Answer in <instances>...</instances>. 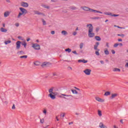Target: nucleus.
Listing matches in <instances>:
<instances>
[{
  "instance_id": "nucleus-1",
  "label": "nucleus",
  "mask_w": 128,
  "mask_h": 128,
  "mask_svg": "<svg viewBox=\"0 0 128 128\" xmlns=\"http://www.w3.org/2000/svg\"><path fill=\"white\" fill-rule=\"evenodd\" d=\"M86 27L89 28L88 31V36L90 38H94V33L92 32L94 30V26H92V24H88Z\"/></svg>"
},
{
  "instance_id": "nucleus-2",
  "label": "nucleus",
  "mask_w": 128,
  "mask_h": 128,
  "mask_svg": "<svg viewBox=\"0 0 128 128\" xmlns=\"http://www.w3.org/2000/svg\"><path fill=\"white\" fill-rule=\"evenodd\" d=\"M20 10L22 12L19 13V14L18 16V18H20V16H22V14H28V10H26V8H20Z\"/></svg>"
},
{
  "instance_id": "nucleus-3",
  "label": "nucleus",
  "mask_w": 128,
  "mask_h": 128,
  "mask_svg": "<svg viewBox=\"0 0 128 128\" xmlns=\"http://www.w3.org/2000/svg\"><path fill=\"white\" fill-rule=\"evenodd\" d=\"M32 48H34V50H40V46L38 44H32Z\"/></svg>"
},
{
  "instance_id": "nucleus-4",
  "label": "nucleus",
  "mask_w": 128,
  "mask_h": 128,
  "mask_svg": "<svg viewBox=\"0 0 128 128\" xmlns=\"http://www.w3.org/2000/svg\"><path fill=\"white\" fill-rule=\"evenodd\" d=\"M84 72L86 76H90V72H92V70L90 69L87 68L84 70Z\"/></svg>"
},
{
  "instance_id": "nucleus-5",
  "label": "nucleus",
  "mask_w": 128,
  "mask_h": 128,
  "mask_svg": "<svg viewBox=\"0 0 128 128\" xmlns=\"http://www.w3.org/2000/svg\"><path fill=\"white\" fill-rule=\"evenodd\" d=\"M104 14H106V16H119V14H112L111 12H104Z\"/></svg>"
},
{
  "instance_id": "nucleus-6",
  "label": "nucleus",
  "mask_w": 128,
  "mask_h": 128,
  "mask_svg": "<svg viewBox=\"0 0 128 128\" xmlns=\"http://www.w3.org/2000/svg\"><path fill=\"white\" fill-rule=\"evenodd\" d=\"M81 8L83 10H84L85 12H90L92 10V8H89L88 7H87V6H82L81 7Z\"/></svg>"
},
{
  "instance_id": "nucleus-7",
  "label": "nucleus",
  "mask_w": 128,
  "mask_h": 128,
  "mask_svg": "<svg viewBox=\"0 0 128 128\" xmlns=\"http://www.w3.org/2000/svg\"><path fill=\"white\" fill-rule=\"evenodd\" d=\"M20 44H22V42L20 41H18L16 42V50H20Z\"/></svg>"
},
{
  "instance_id": "nucleus-8",
  "label": "nucleus",
  "mask_w": 128,
  "mask_h": 128,
  "mask_svg": "<svg viewBox=\"0 0 128 128\" xmlns=\"http://www.w3.org/2000/svg\"><path fill=\"white\" fill-rule=\"evenodd\" d=\"M21 6L23 8H28V2H21Z\"/></svg>"
},
{
  "instance_id": "nucleus-9",
  "label": "nucleus",
  "mask_w": 128,
  "mask_h": 128,
  "mask_svg": "<svg viewBox=\"0 0 128 128\" xmlns=\"http://www.w3.org/2000/svg\"><path fill=\"white\" fill-rule=\"evenodd\" d=\"M95 98L96 100H97V102H104V99H102L100 97H96Z\"/></svg>"
},
{
  "instance_id": "nucleus-10",
  "label": "nucleus",
  "mask_w": 128,
  "mask_h": 128,
  "mask_svg": "<svg viewBox=\"0 0 128 128\" xmlns=\"http://www.w3.org/2000/svg\"><path fill=\"white\" fill-rule=\"evenodd\" d=\"M118 96V94L116 93L112 94H111V96L110 97V98H111V100H114V98H116Z\"/></svg>"
},
{
  "instance_id": "nucleus-11",
  "label": "nucleus",
  "mask_w": 128,
  "mask_h": 128,
  "mask_svg": "<svg viewBox=\"0 0 128 128\" xmlns=\"http://www.w3.org/2000/svg\"><path fill=\"white\" fill-rule=\"evenodd\" d=\"M100 46V42H96V44L94 45V50H98V47Z\"/></svg>"
},
{
  "instance_id": "nucleus-12",
  "label": "nucleus",
  "mask_w": 128,
  "mask_h": 128,
  "mask_svg": "<svg viewBox=\"0 0 128 128\" xmlns=\"http://www.w3.org/2000/svg\"><path fill=\"white\" fill-rule=\"evenodd\" d=\"M90 12H95V14H102V12H100L99 10H94V9H92L91 8V11H90Z\"/></svg>"
},
{
  "instance_id": "nucleus-13",
  "label": "nucleus",
  "mask_w": 128,
  "mask_h": 128,
  "mask_svg": "<svg viewBox=\"0 0 128 128\" xmlns=\"http://www.w3.org/2000/svg\"><path fill=\"white\" fill-rule=\"evenodd\" d=\"M10 12L9 11H6V12H4V18H8V16H10Z\"/></svg>"
},
{
  "instance_id": "nucleus-14",
  "label": "nucleus",
  "mask_w": 128,
  "mask_h": 128,
  "mask_svg": "<svg viewBox=\"0 0 128 128\" xmlns=\"http://www.w3.org/2000/svg\"><path fill=\"white\" fill-rule=\"evenodd\" d=\"M80 93L78 94V95H76L74 97V100H78L79 98H80Z\"/></svg>"
},
{
  "instance_id": "nucleus-15",
  "label": "nucleus",
  "mask_w": 128,
  "mask_h": 128,
  "mask_svg": "<svg viewBox=\"0 0 128 128\" xmlns=\"http://www.w3.org/2000/svg\"><path fill=\"white\" fill-rule=\"evenodd\" d=\"M48 96L52 98V100H56V95H54L52 94H48Z\"/></svg>"
},
{
  "instance_id": "nucleus-16",
  "label": "nucleus",
  "mask_w": 128,
  "mask_h": 128,
  "mask_svg": "<svg viewBox=\"0 0 128 128\" xmlns=\"http://www.w3.org/2000/svg\"><path fill=\"white\" fill-rule=\"evenodd\" d=\"M54 88H51L49 90H48V92H50V94H56L55 92H54Z\"/></svg>"
},
{
  "instance_id": "nucleus-17",
  "label": "nucleus",
  "mask_w": 128,
  "mask_h": 128,
  "mask_svg": "<svg viewBox=\"0 0 128 128\" xmlns=\"http://www.w3.org/2000/svg\"><path fill=\"white\" fill-rule=\"evenodd\" d=\"M78 62H83V64H86V62H88V60H78Z\"/></svg>"
},
{
  "instance_id": "nucleus-18",
  "label": "nucleus",
  "mask_w": 128,
  "mask_h": 128,
  "mask_svg": "<svg viewBox=\"0 0 128 128\" xmlns=\"http://www.w3.org/2000/svg\"><path fill=\"white\" fill-rule=\"evenodd\" d=\"M63 98H64L65 100H72V96L64 97Z\"/></svg>"
},
{
  "instance_id": "nucleus-19",
  "label": "nucleus",
  "mask_w": 128,
  "mask_h": 128,
  "mask_svg": "<svg viewBox=\"0 0 128 128\" xmlns=\"http://www.w3.org/2000/svg\"><path fill=\"white\" fill-rule=\"evenodd\" d=\"M0 30L2 32H8V30L4 28H1Z\"/></svg>"
},
{
  "instance_id": "nucleus-20",
  "label": "nucleus",
  "mask_w": 128,
  "mask_h": 128,
  "mask_svg": "<svg viewBox=\"0 0 128 128\" xmlns=\"http://www.w3.org/2000/svg\"><path fill=\"white\" fill-rule=\"evenodd\" d=\"M17 54H20V55H22V54H25L26 53H24V52L22 50H20V51H19L17 52Z\"/></svg>"
},
{
  "instance_id": "nucleus-21",
  "label": "nucleus",
  "mask_w": 128,
  "mask_h": 128,
  "mask_svg": "<svg viewBox=\"0 0 128 128\" xmlns=\"http://www.w3.org/2000/svg\"><path fill=\"white\" fill-rule=\"evenodd\" d=\"M34 14H38V15H40V14H42V12H38V10H34Z\"/></svg>"
},
{
  "instance_id": "nucleus-22",
  "label": "nucleus",
  "mask_w": 128,
  "mask_h": 128,
  "mask_svg": "<svg viewBox=\"0 0 128 128\" xmlns=\"http://www.w3.org/2000/svg\"><path fill=\"white\" fill-rule=\"evenodd\" d=\"M95 40H97L98 42L102 40V38H100V37L99 36H96Z\"/></svg>"
},
{
  "instance_id": "nucleus-23",
  "label": "nucleus",
  "mask_w": 128,
  "mask_h": 128,
  "mask_svg": "<svg viewBox=\"0 0 128 128\" xmlns=\"http://www.w3.org/2000/svg\"><path fill=\"white\" fill-rule=\"evenodd\" d=\"M112 70L114 72H120V69L118 68H114Z\"/></svg>"
},
{
  "instance_id": "nucleus-24",
  "label": "nucleus",
  "mask_w": 128,
  "mask_h": 128,
  "mask_svg": "<svg viewBox=\"0 0 128 128\" xmlns=\"http://www.w3.org/2000/svg\"><path fill=\"white\" fill-rule=\"evenodd\" d=\"M110 92H106L104 94V96H110Z\"/></svg>"
},
{
  "instance_id": "nucleus-25",
  "label": "nucleus",
  "mask_w": 128,
  "mask_h": 128,
  "mask_svg": "<svg viewBox=\"0 0 128 128\" xmlns=\"http://www.w3.org/2000/svg\"><path fill=\"white\" fill-rule=\"evenodd\" d=\"M21 44L22 46H24L25 48H26V42H21Z\"/></svg>"
},
{
  "instance_id": "nucleus-26",
  "label": "nucleus",
  "mask_w": 128,
  "mask_h": 128,
  "mask_svg": "<svg viewBox=\"0 0 128 128\" xmlns=\"http://www.w3.org/2000/svg\"><path fill=\"white\" fill-rule=\"evenodd\" d=\"M104 52L105 54H106V56H108V54H110V52H108V49L105 50L104 51Z\"/></svg>"
},
{
  "instance_id": "nucleus-27",
  "label": "nucleus",
  "mask_w": 128,
  "mask_h": 128,
  "mask_svg": "<svg viewBox=\"0 0 128 128\" xmlns=\"http://www.w3.org/2000/svg\"><path fill=\"white\" fill-rule=\"evenodd\" d=\"M62 34H64V36H66V34H68V32H66V30H62Z\"/></svg>"
},
{
  "instance_id": "nucleus-28",
  "label": "nucleus",
  "mask_w": 128,
  "mask_h": 128,
  "mask_svg": "<svg viewBox=\"0 0 128 128\" xmlns=\"http://www.w3.org/2000/svg\"><path fill=\"white\" fill-rule=\"evenodd\" d=\"M10 42H12L11 40H6L4 42V44H10Z\"/></svg>"
},
{
  "instance_id": "nucleus-29",
  "label": "nucleus",
  "mask_w": 128,
  "mask_h": 128,
  "mask_svg": "<svg viewBox=\"0 0 128 128\" xmlns=\"http://www.w3.org/2000/svg\"><path fill=\"white\" fill-rule=\"evenodd\" d=\"M48 62H44V63L42 64L41 65V66H42V68H44V66H46L48 65Z\"/></svg>"
},
{
  "instance_id": "nucleus-30",
  "label": "nucleus",
  "mask_w": 128,
  "mask_h": 128,
  "mask_svg": "<svg viewBox=\"0 0 128 128\" xmlns=\"http://www.w3.org/2000/svg\"><path fill=\"white\" fill-rule=\"evenodd\" d=\"M72 90V94H78V91H76V90Z\"/></svg>"
},
{
  "instance_id": "nucleus-31",
  "label": "nucleus",
  "mask_w": 128,
  "mask_h": 128,
  "mask_svg": "<svg viewBox=\"0 0 128 128\" xmlns=\"http://www.w3.org/2000/svg\"><path fill=\"white\" fill-rule=\"evenodd\" d=\"M98 115L99 116H102V111L100 110H98Z\"/></svg>"
},
{
  "instance_id": "nucleus-32",
  "label": "nucleus",
  "mask_w": 128,
  "mask_h": 128,
  "mask_svg": "<svg viewBox=\"0 0 128 128\" xmlns=\"http://www.w3.org/2000/svg\"><path fill=\"white\" fill-rule=\"evenodd\" d=\"M20 58H28V56H20Z\"/></svg>"
},
{
  "instance_id": "nucleus-33",
  "label": "nucleus",
  "mask_w": 128,
  "mask_h": 128,
  "mask_svg": "<svg viewBox=\"0 0 128 128\" xmlns=\"http://www.w3.org/2000/svg\"><path fill=\"white\" fill-rule=\"evenodd\" d=\"M65 52H72V49L69 48H66L65 50Z\"/></svg>"
},
{
  "instance_id": "nucleus-34",
  "label": "nucleus",
  "mask_w": 128,
  "mask_h": 128,
  "mask_svg": "<svg viewBox=\"0 0 128 128\" xmlns=\"http://www.w3.org/2000/svg\"><path fill=\"white\" fill-rule=\"evenodd\" d=\"M80 50H82V48H84V43L80 44Z\"/></svg>"
},
{
  "instance_id": "nucleus-35",
  "label": "nucleus",
  "mask_w": 128,
  "mask_h": 128,
  "mask_svg": "<svg viewBox=\"0 0 128 128\" xmlns=\"http://www.w3.org/2000/svg\"><path fill=\"white\" fill-rule=\"evenodd\" d=\"M97 50L98 51H96L95 54L96 56H100V52H100V50Z\"/></svg>"
},
{
  "instance_id": "nucleus-36",
  "label": "nucleus",
  "mask_w": 128,
  "mask_h": 128,
  "mask_svg": "<svg viewBox=\"0 0 128 128\" xmlns=\"http://www.w3.org/2000/svg\"><path fill=\"white\" fill-rule=\"evenodd\" d=\"M42 22H43L44 26H46V20H44L42 19Z\"/></svg>"
},
{
  "instance_id": "nucleus-37",
  "label": "nucleus",
  "mask_w": 128,
  "mask_h": 128,
  "mask_svg": "<svg viewBox=\"0 0 128 128\" xmlns=\"http://www.w3.org/2000/svg\"><path fill=\"white\" fill-rule=\"evenodd\" d=\"M118 36H122V38H124V34H118Z\"/></svg>"
},
{
  "instance_id": "nucleus-38",
  "label": "nucleus",
  "mask_w": 128,
  "mask_h": 128,
  "mask_svg": "<svg viewBox=\"0 0 128 128\" xmlns=\"http://www.w3.org/2000/svg\"><path fill=\"white\" fill-rule=\"evenodd\" d=\"M62 96H66V98H68V96H73L72 95H66V94H62Z\"/></svg>"
},
{
  "instance_id": "nucleus-39",
  "label": "nucleus",
  "mask_w": 128,
  "mask_h": 128,
  "mask_svg": "<svg viewBox=\"0 0 128 128\" xmlns=\"http://www.w3.org/2000/svg\"><path fill=\"white\" fill-rule=\"evenodd\" d=\"M70 10H74L76 9V6H71L70 7Z\"/></svg>"
},
{
  "instance_id": "nucleus-40",
  "label": "nucleus",
  "mask_w": 128,
  "mask_h": 128,
  "mask_svg": "<svg viewBox=\"0 0 128 128\" xmlns=\"http://www.w3.org/2000/svg\"><path fill=\"white\" fill-rule=\"evenodd\" d=\"M40 124H44V118L40 119Z\"/></svg>"
},
{
  "instance_id": "nucleus-41",
  "label": "nucleus",
  "mask_w": 128,
  "mask_h": 128,
  "mask_svg": "<svg viewBox=\"0 0 128 128\" xmlns=\"http://www.w3.org/2000/svg\"><path fill=\"white\" fill-rule=\"evenodd\" d=\"M65 116H66V113H62V114H60V116H62V118H64Z\"/></svg>"
},
{
  "instance_id": "nucleus-42",
  "label": "nucleus",
  "mask_w": 128,
  "mask_h": 128,
  "mask_svg": "<svg viewBox=\"0 0 128 128\" xmlns=\"http://www.w3.org/2000/svg\"><path fill=\"white\" fill-rule=\"evenodd\" d=\"M100 17H94L92 18V20H100Z\"/></svg>"
},
{
  "instance_id": "nucleus-43",
  "label": "nucleus",
  "mask_w": 128,
  "mask_h": 128,
  "mask_svg": "<svg viewBox=\"0 0 128 128\" xmlns=\"http://www.w3.org/2000/svg\"><path fill=\"white\" fill-rule=\"evenodd\" d=\"M118 44L116 43V44H114V48H118Z\"/></svg>"
},
{
  "instance_id": "nucleus-44",
  "label": "nucleus",
  "mask_w": 128,
  "mask_h": 128,
  "mask_svg": "<svg viewBox=\"0 0 128 128\" xmlns=\"http://www.w3.org/2000/svg\"><path fill=\"white\" fill-rule=\"evenodd\" d=\"M43 114H46V110L44 109L43 110Z\"/></svg>"
},
{
  "instance_id": "nucleus-45",
  "label": "nucleus",
  "mask_w": 128,
  "mask_h": 128,
  "mask_svg": "<svg viewBox=\"0 0 128 128\" xmlns=\"http://www.w3.org/2000/svg\"><path fill=\"white\" fill-rule=\"evenodd\" d=\"M12 110H16V106L14 105V104H13L12 105Z\"/></svg>"
},
{
  "instance_id": "nucleus-46",
  "label": "nucleus",
  "mask_w": 128,
  "mask_h": 128,
  "mask_svg": "<svg viewBox=\"0 0 128 128\" xmlns=\"http://www.w3.org/2000/svg\"><path fill=\"white\" fill-rule=\"evenodd\" d=\"M98 30H100V28L98 27V28H96V32H98Z\"/></svg>"
},
{
  "instance_id": "nucleus-47",
  "label": "nucleus",
  "mask_w": 128,
  "mask_h": 128,
  "mask_svg": "<svg viewBox=\"0 0 128 128\" xmlns=\"http://www.w3.org/2000/svg\"><path fill=\"white\" fill-rule=\"evenodd\" d=\"M72 54H74L78 55V53L76 52V51L74 50L72 52Z\"/></svg>"
},
{
  "instance_id": "nucleus-48",
  "label": "nucleus",
  "mask_w": 128,
  "mask_h": 128,
  "mask_svg": "<svg viewBox=\"0 0 128 128\" xmlns=\"http://www.w3.org/2000/svg\"><path fill=\"white\" fill-rule=\"evenodd\" d=\"M78 32H73L72 34L73 36H76Z\"/></svg>"
},
{
  "instance_id": "nucleus-49",
  "label": "nucleus",
  "mask_w": 128,
  "mask_h": 128,
  "mask_svg": "<svg viewBox=\"0 0 128 128\" xmlns=\"http://www.w3.org/2000/svg\"><path fill=\"white\" fill-rule=\"evenodd\" d=\"M112 52L113 54H116V51H114V50H112Z\"/></svg>"
},
{
  "instance_id": "nucleus-50",
  "label": "nucleus",
  "mask_w": 128,
  "mask_h": 128,
  "mask_svg": "<svg viewBox=\"0 0 128 128\" xmlns=\"http://www.w3.org/2000/svg\"><path fill=\"white\" fill-rule=\"evenodd\" d=\"M52 74H53V76H58V74H56V72H54V73H53Z\"/></svg>"
},
{
  "instance_id": "nucleus-51",
  "label": "nucleus",
  "mask_w": 128,
  "mask_h": 128,
  "mask_svg": "<svg viewBox=\"0 0 128 128\" xmlns=\"http://www.w3.org/2000/svg\"><path fill=\"white\" fill-rule=\"evenodd\" d=\"M125 68H128V62L126 63L125 64Z\"/></svg>"
},
{
  "instance_id": "nucleus-52",
  "label": "nucleus",
  "mask_w": 128,
  "mask_h": 128,
  "mask_svg": "<svg viewBox=\"0 0 128 128\" xmlns=\"http://www.w3.org/2000/svg\"><path fill=\"white\" fill-rule=\"evenodd\" d=\"M106 46H107V48H110V46L108 45V42L106 43Z\"/></svg>"
},
{
  "instance_id": "nucleus-53",
  "label": "nucleus",
  "mask_w": 128,
  "mask_h": 128,
  "mask_svg": "<svg viewBox=\"0 0 128 128\" xmlns=\"http://www.w3.org/2000/svg\"><path fill=\"white\" fill-rule=\"evenodd\" d=\"M118 46H120V47L122 46V43L118 44Z\"/></svg>"
},
{
  "instance_id": "nucleus-54",
  "label": "nucleus",
  "mask_w": 128,
  "mask_h": 128,
  "mask_svg": "<svg viewBox=\"0 0 128 128\" xmlns=\"http://www.w3.org/2000/svg\"><path fill=\"white\" fill-rule=\"evenodd\" d=\"M118 42H122V38L118 39Z\"/></svg>"
},
{
  "instance_id": "nucleus-55",
  "label": "nucleus",
  "mask_w": 128,
  "mask_h": 128,
  "mask_svg": "<svg viewBox=\"0 0 128 128\" xmlns=\"http://www.w3.org/2000/svg\"><path fill=\"white\" fill-rule=\"evenodd\" d=\"M16 26H20V24L18 23H17L15 24Z\"/></svg>"
},
{
  "instance_id": "nucleus-56",
  "label": "nucleus",
  "mask_w": 128,
  "mask_h": 128,
  "mask_svg": "<svg viewBox=\"0 0 128 128\" xmlns=\"http://www.w3.org/2000/svg\"><path fill=\"white\" fill-rule=\"evenodd\" d=\"M44 7L45 8H50V6H44Z\"/></svg>"
},
{
  "instance_id": "nucleus-57",
  "label": "nucleus",
  "mask_w": 128,
  "mask_h": 128,
  "mask_svg": "<svg viewBox=\"0 0 128 128\" xmlns=\"http://www.w3.org/2000/svg\"><path fill=\"white\" fill-rule=\"evenodd\" d=\"M51 34H55L54 31H52Z\"/></svg>"
},
{
  "instance_id": "nucleus-58",
  "label": "nucleus",
  "mask_w": 128,
  "mask_h": 128,
  "mask_svg": "<svg viewBox=\"0 0 128 128\" xmlns=\"http://www.w3.org/2000/svg\"><path fill=\"white\" fill-rule=\"evenodd\" d=\"M120 122L122 124H124V121L122 120H120Z\"/></svg>"
},
{
  "instance_id": "nucleus-59",
  "label": "nucleus",
  "mask_w": 128,
  "mask_h": 128,
  "mask_svg": "<svg viewBox=\"0 0 128 128\" xmlns=\"http://www.w3.org/2000/svg\"><path fill=\"white\" fill-rule=\"evenodd\" d=\"M18 38L19 40H22V37L20 36H18Z\"/></svg>"
},
{
  "instance_id": "nucleus-60",
  "label": "nucleus",
  "mask_w": 128,
  "mask_h": 128,
  "mask_svg": "<svg viewBox=\"0 0 128 128\" xmlns=\"http://www.w3.org/2000/svg\"><path fill=\"white\" fill-rule=\"evenodd\" d=\"M100 64H104V62H103L102 60H100Z\"/></svg>"
},
{
  "instance_id": "nucleus-61",
  "label": "nucleus",
  "mask_w": 128,
  "mask_h": 128,
  "mask_svg": "<svg viewBox=\"0 0 128 128\" xmlns=\"http://www.w3.org/2000/svg\"><path fill=\"white\" fill-rule=\"evenodd\" d=\"M30 38H28L26 40L27 42H30Z\"/></svg>"
},
{
  "instance_id": "nucleus-62",
  "label": "nucleus",
  "mask_w": 128,
  "mask_h": 128,
  "mask_svg": "<svg viewBox=\"0 0 128 128\" xmlns=\"http://www.w3.org/2000/svg\"><path fill=\"white\" fill-rule=\"evenodd\" d=\"M4 104H8V102H7V101L4 102Z\"/></svg>"
},
{
  "instance_id": "nucleus-63",
  "label": "nucleus",
  "mask_w": 128,
  "mask_h": 128,
  "mask_svg": "<svg viewBox=\"0 0 128 128\" xmlns=\"http://www.w3.org/2000/svg\"><path fill=\"white\" fill-rule=\"evenodd\" d=\"M74 124V122H70L68 123V124Z\"/></svg>"
},
{
  "instance_id": "nucleus-64",
  "label": "nucleus",
  "mask_w": 128,
  "mask_h": 128,
  "mask_svg": "<svg viewBox=\"0 0 128 128\" xmlns=\"http://www.w3.org/2000/svg\"><path fill=\"white\" fill-rule=\"evenodd\" d=\"M6 2H10V0H6Z\"/></svg>"
}]
</instances>
